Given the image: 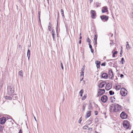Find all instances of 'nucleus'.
I'll list each match as a JSON object with an SVG mask.
<instances>
[{
	"label": "nucleus",
	"mask_w": 133,
	"mask_h": 133,
	"mask_svg": "<svg viewBox=\"0 0 133 133\" xmlns=\"http://www.w3.org/2000/svg\"><path fill=\"white\" fill-rule=\"evenodd\" d=\"M110 110L111 112H117L121 110L122 107L120 105L117 104H112L110 108Z\"/></svg>",
	"instance_id": "1"
},
{
	"label": "nucleus",
	"mask_w": 133,
	"mask_h": 133,
	"mask_svg": "<svg viewBox=\"0 0 133 133\" xmlns=\"http://www.w3.org/2000/svg\"><path fill=\"white\" fill-rule=\"evenodd\" d=\"M7 94L9 95L13 96L14 95V88L13 86H8L7 89Z\"/></svg>",
	"instance_id": "2"
},
{
	"label": "nucleus",
	"mask_w": 133,
	"mask_h": 133,
	"mask_svg": "<svg viewBox=\"0 0 133 133\" xmlns=\"http://www.w3.org/2000/svg\"><path fill=\"white\" fill-rule=\"evenodd\" d=\"M123 127L127 129H130L131 126L130 122L127 120L124 121L123 122Z\"/></svg>",
	"instance_id": "3"
},
{
	"label": "nucleus",
	"mask_w": 133,
	"mask_h": 133,
	"mask_svg": "<svg viewBox=\"0 0 133 133\" xmlns=\"http://www.w3.org/2000/svg\"><path fill=\"white\" fill-rule=\"evenodd\" d=\"M105 91L104 89H98L97 90V97L101 96L104 93Z\"/></svg>",
	"instance_id": "4"
},
{
	"label": "nucleus",
	"mask_w": 133,
	"mask_h": 133,
	"mask_svg": "<svg viewBox=\"0 0 133 133\" xmlns=\"http://www.w3.org/2000/svg\"><path fill=\"white\" fill-rule=\"evenodd\" d=\"M120 93L123 96H125L127 94V91L125 88H122L121 89Z\"/></svg>",
	"instance_id": "5"
},
{
	"label": "nucleus",
	"mask_w": 133,
	"mask_h": 133,
	"mask_svg": "<svg viewBox=\"0 0 133 133\" xmlns=\"http://www.w3.org/2000/svg\"><path fill=\"white\" fill-rule=\"evenodd\" d=\"M120 117L122 119H125L127 118V115L124 112H122L120 115Z\"/></svg>",
	"instance_id": "6"
},
{
	"label": "nucleus",
	"mask_w": 133,
	"mask_h": 133,
	"mask_svg": "<svg viewBox=\"0 0 133 133\" xmlns=\"http://www.w3.org/2000/svg\"><path fill=\"white\" fill-rule=\"evenodd\" d=\"M101 19L104 22L107 21L109 18L108 17L105 15H103L100 16Z\"/></svg>",
	"instance_id": "7"
},
{
	"label": "nucleus",
	"mask_w": 133,
	"mask_h": 133,
	"mask_svg": "<svg viewBox=\"0 0 133 133\" xmlns=\"http://www.w3.org/2000/svg\"><path fill=\"white\" fill-rule=\"evenodd\" d=\"M108 99V97L106 95H104L102 96L101 98V101L104 103L106 102L107 101Z\"/></svg>",
	"instance_id": "8"
},
{
	"label": "nucleus",
	"mask_w": 133,
	"mask_h": 133,
	"mask_svg": "<svg viewBox=\"0 0 133 133\" xmlns=\"http://www.w3.org/2000/svg\"><path fill=\"white\" fill-rule=\"evenodd\" d=\"M109 77L110 79H112L114 77L113 73L112 70L110 69L109 70Z\"/></svg>",
	"instance_id": "9"
},
{
	"label": "nucleus",
	"mask_w": 133,
	"mask_h": 133,
	"mask_svg": "<svg viewBox=\"0 0 133 133\" xmlns=\"http://www.w3.org/2000/svg\"><path fill=\"white\" fill-rule=\"evenodd\" d=\"M91 17L92 18H95V17L96 15V12L94 10H91L90 11Z\"/></svg>",
	"instance_id": "10"
},
{
	"label": "nucleus",
	"mask_w": 133,
	"mask_h": 133,
	"mask_svg": "<svg viewBox=\"0 0 133 133\" xmlns=\"http://www.w3.org/2000/svg\"><path fill=\"white\" fill-rule=\"evenodd\" d=\"M6 121V118L4 117H3L0 119V123L3 124H4Z\"/></svg>",
	"instance_id": "11"
},
{
	"label": "nucleus",
	"mask_w": 133,
	"mask_h": 133,
	"mask_svg": "<svg viewBox=\"0 0 133 133\" xmlns=\"http://www.w3.org/2000/svg\"><path fill=\"white\" fill-rule=\"evenodd\" d=\"M112 87L111 84L109 83L107 84L105 87V89L107 90H109Z\"/></svg>",
	"instance_id": "12"
},
{
	"label": "nucleus",
	"mask_w": 133,
	"mask_h": 133,
	"mask_svg": "<svg viewBox=\"0 0 133 133\" xmlns=\"http://www.w3.org/2000/svg\"><path fill=\"white\" fill-rule=\"evenodd\" d=\"M108 11V8L107 6H105L102 8V13L107 12Z\"/></svg>",
	"instance_id": "13"
},
{
	"label": "nucleus",
	"mask_w": 133,
	"mask_h": 133,
	"mask_svg": "<svg viewBox=\"0 0 133 133\" xmlns=\"http://www.w3.org/2000/svg\"><path fill=\"white\" fill-rule=\"evenodd\" d=\"M91 111H88L87 112L85 116V118H87L91 116Z\"/></svg>",
	"instance_id": "14"
},
{
	"label": "nucleus",
	"mask_w": 133,
	"mask_h": 133,
	"mask_svg": "<svg viewBox=\"0 0 133 133\" xmlns=\"http://www.w3.org/2000/svg\"><path fill=\"white\" fill-rule=\"evenodd\" d=\"M105 84L104 82H102L98 84V86L100 88H102L104 87Z\"/></svg>",
	"instance_id": "15"
},
{
	"label": "nucleus",
	"mask_w": 133,
	"mask_h": 133,
	"mask_svg": "<svg viewBox=\"0 0 133 133\" xmlns=\"http://www.w3.org/2000/svg\"><path fill=\"white\" fill-rule=\"evenodd\" d=\"M126 48L128 50H130L131 48V47L130 45L129 44V43L128 42H126Z\"/></svg>",
	"instance_id": "16"
},
{
	"label": "nucleus",
	"mask_w": 133,
	"mask_h": 133,
	"mask_svg": "<svg viewBox=\"0 0 133 133\" xmlns=\"http://www.w3.org/2000/svg\"><path fill=\"white\" fill-rule=\"evenodd\" d=\"M10 96H6L5 98L7 99L11 100L12 99H14L13 96L10 95Z\"/></svg>",
	"instance_id": "17"
},
{
	"label": "nucleus",
	"mask_w": 133,
	"mask_h": 133,
	"mask_svg": "<svg viewBox=\"0 0 133 133\" xmlns=\"http://www.w3.org/2000/svg\"><path fill=\"white\" fill-rule=\"evenodd\" d=\"M80 73L81 75L80 76V78H81V81H82L83 79L84 72H82L81 71Z\"/></svg>",
	"instance_id": "18"
},
{
	"label": "nucleus",
	"mask_w": 133,
	"mask_h": 133,
	"mask_svg": "<svg viewBox=\"0 0 133 133\" xmlns=\"http://www.w3.org/2000/svg\"><path fill=\"white\" fill-rule=\"evenodd\" d=\"M95 63L96 64V66L97 68H99L100 64V62L99 61H96Z\"/></svg>",
	"instance_id": "19"
},
{
	"label": "nucleus",
	"mask_w": 133,
	"mask_h": 133,
	"mask_svg": "<svg viewBox=\"0 0 133 133\" xmlns=\"http://www.w3.org/2000/svg\"><path fill=\"white\" fill-rule=\"evenodd\" d=\"M121 88V85H116V86L115 88L116 89L119 90Z\"/></svg>",
	"instance_id": "20"
},
{
	"label": "nucleus",
	"mask_w": 133,
	"mask_h": 133,
	"mask_svg": "<svg viewBox=\"0 0 133 133\" xmlns=\"http://www.w3.org/2000/svg\"><path fill=\"white\" fill-rule=\"evenodd\" d=\"M102 77L106 79L107 78L108 75L106 73H104L102 74Z\"/></svg>",
	"instance_id": "21"
},
{
	"label": "nucleus",
	"mask_w": 133,
	"mask_h": 133,
	"mask_svg": "<svg viewBox=\"0 0 133 133\" xmlns=\"http://www.w3.org/2000/svg\"><path fill=\"white\" fill-rule=\"evenodd\" d=\"M18 74L21 77H23V71L22 70L20 71L18 73Z\"/></svg>",
	"instance_id": "22"
},
{
	"label": "nucleus",
	"mask_w": 133,
	"mask_h": 133,
	"mask_svg": "<svg viewBox=\"0 0 133 133\" xmlns=\"http://www.w3.org/2000/svg\"><path fill=\"white\" fill-rule=\"evenodd\" d=\"M30 50L29 49H28L27 51V56L28 57V59L29 60V59L30 57Z\"/></svg>",
	"instance_id": "23"
},
{
	"label": "nucleus",
	"mask_w": 133,
	"mask_h": 133,
	"mask_svg": "<svg viewBox=\"0 0 133 133\" xmlns=\"http://www.w3.org/2000/svg\"><path fill=\"white\" fill-rule=\"evenodd\" d=\"M48 29L50 31L51 30V25L50 22L49 24V25L48 26Z\"/></svg>",
	"instance_id": "24"
},
{
	"label": "nucleus",
	"mask_w": 133,
	"mask_h": 133,
	"mask_svg": "<svg viewBox=\"0 0 133 133\" xmlns=\"http://www.w3.org/2000/svg\"><path fill=\"white\" fill-rule=\"evenodd\" d=\"M84 91L83 89L81 90L79 92V94H80L81 97L82 96V94L83 93Z\"/></svg>",
	"instance_id": "25"
},
{
	"label": "nucleus",
	"mask_w": 133,
	"mask_h": 133,
	"mask_svg": "<svg viewBox=\"0 0 133 133\" xmlns=\"http://www.w3.org/2000/svg\"><path fill=\"white\" fill-rule=\"evenodd\" d=\"M88 109L89 110L92 109V106L91 104H89Z\"/></svg>",
	"instance_id": "26"
},
{
	"label": "nucleus",
	"mask_w": 133,
	"mask_h": 133,
	"mask_svg": "<svg viewBox=\"0 0 133 133\" xmlns=\"http://www.w3.org/2000/svg\"><path fill=\"white\" fill-rule=\"evenodd\" d=\"M97 35H96L95 36V37L94 38V40L95 41H97Z\"/></svg>",
	"instance_id": "27"
},
{
	"label": "nucleus",
	"mask_w": 133,
	"mask_h": 133,
	"mask_svg": "<svg viewBox=\"0 0 133 133\" xmlns=\"http://www.w3.org/2000/svg\"><path fill=\"white\" fill-rule=\"evenodd\" d=\"M109 93L110 95H112L114 94V92L112 91H109Z\"/></svg>",
	"instance_id": "28"
},
{
	"label": "nucleus",
	"mask_w": 133,
	"mask_h": 133,
	"mask_svg": "<svg viewBox=\"0 0 133 133\" xmlns=\"http://www.w3.org/2000/svg\"><path fill=\"white\" fill-rule=\"evenodd\" d=\"M88 127V125H85L83 127V129H87Z\"/></svg>",
	"instance_id": "29"
},
{
	"label": "nucleus",
	"mask_w": 133,
	"mask_h": 133,
	"mask_svg": "<svg viewBox=\"0 0 133 133\" xmlns=\"http://www.w3.org/2000/svg\"><path fill=\"white\" fill-rule=\"evenodd\" d=\"M92 130V128H90L88 129V132H90Z\"/></svg>",
	"instance_id": "30"
},
{
	"label": "nucleus",
	"mask_w": 133,
	"mask_h": 133,
	"mask_svg": "<svg viewBox=\"0 0 133 133\" xmlns=\"http://www.w3.org/2000/svg\"><path fill=\"white\" fill-rule=\"evenodd\" d=\"M87 41L89 43H90V42L91 40L89 37H88L87 39Z\"/></svg>",
	"instance_id": "31"
},
{
	"label": "nucleus",
	"mask_w": 133,
	"mask_h": 133,
	"mask_svg": "<svg viewBox=\"0 0 133 133\" xmlns=\"http://www.w3.org/2000/svg\"><path fill=\"white\" fill-rule=\"evenodd\" d=\"M124 62H125L124 59L123 58H122L121 59V63H122V64H124Z\"/></svg>",
	"instance_id": "32"
},
{
	"label": "nucleus",
	"mask_w": 133,
	"mask_h": 133,
	"mask_svg": "<svg viewBox=\"0 0 133 133\" xmlns=\"http://www.w3.org/2000/svg\"><path fill=\"white\" fill-rule=\"evenodd\" d=\"M61 12L62 16H64L63 10L62 9H61Z\"/></svg>",
	"instance_id": "33"
},
{
	"label": "nucleus",
	"mask_w": 133,
	"mask_h": 133,
	"mask_svg": "<svg viewBox=\"0 0 133 133\" xmlns=\"http://www.w3.org/2000/svg\"><path fill=\"white\" fill-rule=\"evenodd\" d=\"M52 37L53 38L54 40V39L55 38V34H52Z\"/></svg>",
	"instance_id": "34"
},
{
	"label": "nucleus",
	"mask_w": 133,
	"mask_h": 133,
	"mask_svg": "<svg viewBox=\"0 0 133 133\" xmlns=\"http://www.w3.org/2000/svg\"><path fill=\"white\" fill-rule=\"evenodd\" d=\"M122 53H123L122 50L121 49V51H120V57H121L122 56Z\"/></svg>",
	"instance_id": "35"
},
{
	"label": "nucleus",
	"mask_w": 133,
	"mask_h": 133,
	"mask_svg": "<svg viewBox=\"0 0 133 133\" xmlns=\"http://www.w3.org/2000/svg\"><path fill=\"white\" fill-rule=\"evenodd\" d=\"M61 65L62 69L63 70V64H62V62H61Z\"/></svg>",
	"instance_id": "36"
},
{
	"label": "nucleus",
	"mask_w": 133,
	"mask_h": 133,
	"mask_svg": "<svg viewBox=\"0 0 133 133\" xmlns=\"http://www.w3.org/2000/svg\"><path fill=\"white\" fill-rule=\"evenodd\" d=\"M86 98V97H85V95H84V96H83V97H82V100H84V99H85Z\"/></svg>",
	"instance_id": "37"
},
{
	"label": "nucleus",
	"mask_w": 133,
	"mask_h": 133,
	"mask_svg": "<svg viewBox=\"0 0 133 133\" xmlns=\"http://www.w3.org/2000/svg\"><path fill=\"white\" fill-rule=\"evenodd\" d=\"M94 113L95 114V115H97L98 114V111H94Z\"/></svg>",
	"instance_id": "38"
},
{
	"label": "nucleus",
	"mask_w": 133,
	"mask_h": 133,
	"mask_svg": "<svg viewBox=\"0 0 133 133\" xmlns=\"http://www.w3.org/2000/svg\"><path fill=\"white\" fill-rule=\"evenodd\" d=\"M51 33L52 35V34H55V31L54 29H52Z\"/></svg>",
	"instance_id": "39"
},
{
	"label": "nucleus",
	"mask_w": 133,
	"mask_h": 133,
	"mask_svg": "<svg viewBox=\"0 0 133 133\" xmlns=\"http://www.w3.org/2000/svg\"><path fill=\"white\" fill-rule=\"evenodd\" d=\"M99 3H96V7H98L99 6Z\"/></svg>",
	"instance_id": "40"
},
{
	"label": "nucleus",
	"mask_w": 133,
	"mask_h": 133,
	"mask_svg": "<svg viewBox=\"0 0 133 133\" xmlns=\"http://www.w3.org/2000/svg\"><path fill=\"white\" fill-rule=\"evenodd\" d=\"M84 69L85 68H82L81 69V72H84Z\"/></svg>",
	"instance_id": "41"
},
{
	"label": "nucleus",
	"mask_w": 133,
	"mask_h": 133,
	"mask_svg": "<svg viewBox=\"0 0 133 133\" xmlns=\"http://www.w3.org/2000/svg\"><path fill=\"white\" fill-rule=\"evenodd\" d=\"M113 43H114L112 41H111V42L110 43V44L111 45H113Z\"/></svg>",
	"instance_id": "42"
},
{
	"label": "nucleus",
	"mask_w": 133,
	"mask_h": 133,
	"mask_svg": "<svg viewBox=\"0 0 133 133\" xmlns=\"http://www.w3.org/2000/svg\"><path fill=\"white\" fill-rule=\"evenodd\" d=\"M89 48L90 49H92V46L90 44V43H89Z\"/></svg>",
	"instance_id": "43"
},
{
	"label": "nucleus",
	"mask_w": 133,
	"mask_h": 133,
	"mask_svg": "<svg viewBox=\"0 0 133 133\" xmlns=\"http://www.w3.org/2000/svg\"><path fill=\"white\" fill-rule=\"evenodd\" d=\"M101 65L102 66H105V63H103L101 64Z\"/></svg>",
	"instance_id": "44"
},
{
	"label": "nucleus",
	"mask_w": 133,
	"mask_h": 133,
	"mask_svg": "<svg viewBox=\"0 0 133 133\" xmlns=\"http://www.w3.org/2000/svg\"><path fill=\"white\" fill-rule=\"evenodd\" d=\"M3 86V84L1 83L0 84V89H1V88H2Z\"/></svg>",
	"instance_id": "45"
},
{
	"label": "nucleus",
	"mask_w": 133,
	"mask_h": 133,
	"mask_svg": "<svg viewBox=\"0 0 133 133\" xmlns=\"http://www.w3.org/2000/svg\"><path fill=\"white\" fill-rule=\"evenodd\" d=\"M85 106H84V105H83V111L85 110Z\"/></svg>",
	"instance_id": "46"
},
{
	"label": "nucleus",
	"mask_w": 133,
	"mask_h": 133,
	"mask_svg": "<svg viewBox=\"0 0 133 133\" xmlns=\"http://www.w3.org/2000/svg\"><path fill=\"white\" fill-rule=\"evenodd\" d=\"M56 30L57 32L58 31V27L57 26L56 28Z\"/></svg>",
	"instance_id": "47"
},
{
	"label": "nucleus",
	"mask_w": 133,
	"mask_h": 133,
	"mask_svg": "<svg viewBox=\"0 0 133 133\" xmlns=\"http://www.w3.org/2000/svg\"><path fill=\"white\" fill-rule=\"evenodd\" d=\"M120 76L121 78H123L124 76V75H123V74H121L120 75Z\"/></svg>",
	"instance_id": "48"
},
{
	"label": "nucleus",
	"mask_w": 133,
	"mask_h": 133,
	"mask_svg": "<svg viewBox=\"0 0 133 133\" xmlns=\"http://www.w3.org/2000/svg\"><path fill=\"white\" fill-rule=\"evenodd\" d=\"M18 133H22V131L21 129L19 130V131Z\"/></svg>",
	"instance_id": "49"
},
{
	"label": "nucleus",
	"mask_w": 133,
	"mask_h": 133,
	"mask_svg": "<svg viewBox=\"0 0 133 133\" xmlns=\"http://www.w3.org/2000/svg\"><path fill=\"white\" fill-rule=\"evenodd\" d=\"M91 51L92 53H93L94 52V50L92 49H91Z\"/></svg>",
	"instance_id": "50"
},
{
	"label": "nucleus",
	"mask_w": 133,
	"mask_h": 133,
	"mask_svg": "<svg viewBox=\"0 0 133 133\" xmlns=\"http://www.w3.org/2000/svg\"><path fill=\"white\" fill-rule=\"evenodd\" d=\"M81 118H80L79 120V123H81Z\"/></svg>",
	"instance_id": "51"
},
{
	"label": "nucleus",
	"mask_w": 133,
	"mask_h": 133,
	"mask_svg": "<svg viewBox=\"0 0 133 133\" xmlns=\"http://www.w3.org/2000/svg\"><path fill=\"white\" fill-rule=\"evenodd\" d=\"M97 44V41H95V42L94 43V45H96Z\"/></svg>",
	"instance_id": "52"
},
{
	"label": "nucleus",
	"mask_w": 133,
	"mask_h": 133,
	"mask_svg": "<svg viewBox=\"0 0 133 133\" xmlns=\"http://www.w3.org/2000/svg\"><path fill=\"white\" fill-rule=\"evenodd\" d=\"M118 53V52L117 51H115L114 53L115 54H116Z\"/></svg>",
	"instance_id": "53"
},
{
	"label": "nucleus",
	"mask_w": 133,
	"mask_h": 133,
	"mask_svg": "<svg viewBox=\"0 0 133 133\" xmlns=\"http://www.w3.org/2000/svg\"><path fill=\"white\" fill-rule=\"evenodd\" d=\"M110 34L111 35V37H112L113 36V34H111V33H110Z\"/></svg>",
	"instance_id": "54"
},
{
	"label": "nucleus",
	"mask_w": 133,
	"mask_h": 133,
	"mask_svg": "<svg viewBox=\"0 0 133 133\" xmlns=\"http://www.w3.org/2000/svg\"><path fill=\"white\" fill-rule=\"evenodd\" d=\"M81 40H80L79 42V44H81Z\"/></svg>",
	"instance_id": "55"
},
{
	"label": "nucleus",
	"mask_w": 133,
	"mask_h": 133,
	"mask_svg": "<svg viewBox=\"0 0 133 133\" xmlns=\"http://www.w3.org/2000/svg\"><path fill=\"white\" fill-rule=\"evenodd\" d=\"M88 121L90 123H91V120H88Z\"/></svg>",
	"instance_id": "56"
},
{
	"label": "nucleus",
	"mask_w": 133,
	"mask_h": 133,
	"mask_svg": "<svg viewBox=\"0 0 133 133\" xmlns=\"http://www.w3.org/2000/svg\"><path fill=\"white\" fill-rule=\"evenodd\" d=\"M33 116H34V119H35V120L36 121L37 120H36V118L34 116V115H33Z\"/></svg>",
	"instance_id": "57"
},
{
	"label": "nucleus",
	"mask_w": 133,
	"mask_h": 133,
	"mask_svg": "<svg viewBox=\"0 0 133 133\" xmlns=\"http://www.w3.org/2000/svg\"><path fill=\"white\" fill-rule=\"evenodd\" d=\"M112 57H115V54L114 53L112 55Z\"/></svg>",
	"instance_id": "58"
},
{
	"label": "nucleus",
	"mask_w": 133,
	"mask_h": 133,
	"mask_svg": "<svg viewBox=\"0 0 133 133\" xmlns=\"http://www.w3.org/2000/svg\"><path fill=\"white\" fill-rule=\"evenodd\" d=\"M95 121H98V118H96L95 119Z\"/></svg>",
	"instance_id": "59"
},
{
	"label": "nucleus",
	"mask_w": 133,
	"mask_h": 133,
	"mask_svg": "<svg viewBox=\"0 0 133 133\" xmlns=\"http://www.w3.org/2000/svg\"><path fill=\"white\" fill-rule=\"evenodd\" d=\"M85 65H83V67H82V68H85Z\"/></svg>",
	"instance_id": "60"
},
{
	"label": "nucleus",
	"mask_w": 133,
	"mask_h": 133,
	"mask_svg": "<svg viewBox=\"0 0 133 133\" xmlns=\"http://www.w3.org/2000/svg\"><path fill=\"white\" fill-rule=\"evenodd\" d=\"M82 38V37L81 36H80L79 37V39H81Z\"/></svg>",
	"instance_id": "61"
},
{
	"label": "nucleus",
	"mask_w": 133,
	"mask_h": 133,
	"mask_svg": "<svg viewBox=\"0 0 133 133\" xmlns=\"http://www.w3.org/2000/svg\"><path fill=\"white\" fill-rule=\"evenodd\" d=\"M38 14H39V16L40 15V12H39V13H38Z\"/></svg>",
	"instance_id": "62"
},
{
	"label": "nucleus",
	"mask_w": 133,
	"mask_h": 133,
	"mask_svg": "<svg viewBox=\"0 0 133 133\" xmlns=\"http://www.w3.org/2000/svg\"><path fill=\"white\" fill-rule=\"evenodd\" d=\"M122 49H123L122 47V46H121V49L122 50Z\"/></svg>",
	"instance_id": "63"
},
{
	"label": "nucleus",
	"mask_w": 133,
	"mask_h": 133,
	"mask_svg": "<svg viewBox=\"0 0 133 133\" xmlns=\"http://www.w3.org/2000/svg\"><path fill=\"white\" fill-rule=\"evenodd\" d=\"M132 17L133 18V12H132Z\"/></svg>",
	"instance_id": "64"
}]
</instances>
